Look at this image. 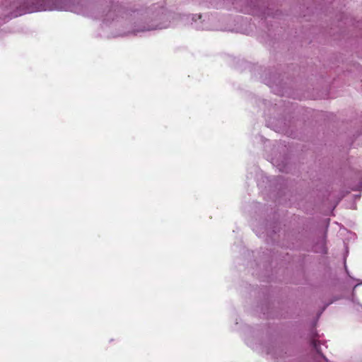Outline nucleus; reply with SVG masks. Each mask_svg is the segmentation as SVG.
I'll list each match as a JSON object with an SVG mask.
<instances>
[{
    "instance_id": "1",
    "label": "nucleus",
    "mask_w": 362,
    "mask_h": 362,
    "mask_svg": "<svg viewBox=\"0 0 362 362\" xmlns=\"http://www.w3.org/2000/svg\"><path fill=\"white\" fill-rule=\"evenodd\" d=\"M41 9H42V10H45L46 8H44V7H42V8H41Z\"/></svg>"
}]
</instances>
